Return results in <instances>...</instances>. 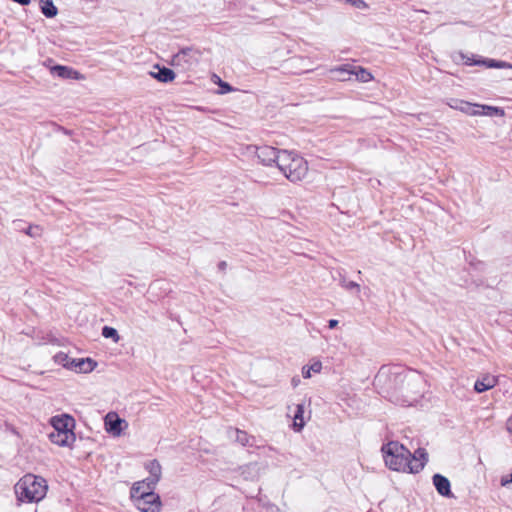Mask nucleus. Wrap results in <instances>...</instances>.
I'll return each instance as SVG.
<instances>
[{"label": "nucleus", "mask_w": 512, "mask_h": 512, "mask_svg": "<svg viewBox=\"0 0 512 512\" xmlns=\"http://www.w3.org/2000/svg\"><path fill=\"white\" fill-rule=\"evenodd\" d=\"M385 465L393 471L419 473L427 462L425 449L419 448L412 454L404 445L390 441L381 449Z\"/></svg>", "instance_id": "obj_1"}, {"label": "nucleus", "mask_w": 512, "mask_h": 512, "mask_svg": "<svg viewBox=\"0 0 512 512\" xmlns=\"http://www.w3.org/2000/svg\"><path fill=\"white\" fill-rule=\"evenodd\" d=\"M424 380L423 377L415 371H406L401 367L382 366L374 379L377 387L390 390H402L404 392L420 393L418 389Z\"/></svg>", "instance_id": "obj_2"}, {"label": "nucleus", "mask_w": 512, "mask_h": 512, "mask_svg": "<svg viewBox=\"0 0 512 512\" xmlns=\"http://www.w3.org/2000/svg\"><path fill=\"white\" fill-rule=\"evenodd\" d=\"M277 167L293 183L302 181L308 173L307 161L296 152L288 150L281 151Z\"/></svg>", "instance_id": "obj_3"}, {"label": "nucleus", "mask_w": 512, "mask_h": 512, "mask_svg": "<svg viewBox=\"0 0 512 512\" xmlns=\"http://www.w3.org/2000/svg\"><path fill=\"white\" fill-rule=\"evenodd\" d=\"M46 492V480L33 474L24 475L15 485V493L20 501L39 502Z\"/></svg>", "instance_id": "obj_4"}, {"label": "nucleus", "mask_w": 512, "mask_h": 512, "mask_svg": "<svg viewBox=\"0 0 512 512\" xmlns=\"http://www.w3.org/2000/svg\"><path fill=\"white\" fill-rule=\"evenodd\" d=\"M140 492V496L131 498L136 508L141 512H160L162 505L160 496L152 491Z\"/></svg>", "instance_id": "obj_5"}, {"label": "nucleus", "mask_w": 512, "mask_h": 512, "mask_svg": "<svg viewBox=\"0 0 512 512\" xmlns=\"http://www.w3.org/2000/svg\"><path fill=\"white\" fill-rule=\"evenodd\" d=\"M248 151L249 153L254 154L263 165L272 166L275 164L277 166L282 150L271 146H249Z\"/></svg>", "instance_id": "obj_6"}, {"label": "nucleus", "mask_w": 512, "mask_h": 512, "mask_svg": "<svg viewBox=\"0 0 512 512\" xmlns=\"http://www.w3.org/2000/svg\"><path fill=\"white\" fill-rule=\"evenodd\" d=\"M196 62L195 52L191 48L182 49L172 57V65L183 70L190 69Z\"/></svg>", "instance_id": "obj_7"}, {"label": "nucleus", "mask_w": 512, "mask_h": 512, "mask_svg": "<svg viewBox=\"0 0 512 512\" xmlns=\"http://www.w3.org/2000/svg\"><path fill=\"white\" fill-rule=\"evenodd\" d=\"M50 424L54 428V431L61 433H74L75 420L68 414H61L53 416L50 419Z\"/></svg>", "instance_id": "obj_8"}, {"label": "nucleus", "mask_w": 512, "mask_h": 512, "mask_svg": "<svg viewBox=\"0 0 512 512\" xmlns=\"http://www.w3.org/2000/svg\"><path fill=\"white\" fill-rule=\"evenodd\" d=\"M336 72L347 73L348 75H354L356 80L366 83L372 80V74L366 69L360 66L354 65H343L341 67L335 68Z\"/></svg>", "instance_id": "obj_9"}, {"label": "nucleus", "mask_w": 512, "mask_h": 512, "mask_svg": "<svg viewBox=\"0 0 512 512\" xmlns=\"http://www.w3.org/2000/svg\"><path fill=\"white\" fill-rule=\"evenodd\" d=\"M433 485L435 486L436 491L443 497H453V493L451 491V484L447 477L441 474H434L432 477Z\"/></svg>", "instance_id": "obj_10"}, {"label": "nucleus", "mask_w": 512, "mask_h": 512, "mask_svg": "<svg viewBox=\"0 0 512 512\" xmlns=\"http://www.w3.org/2000/svg\"><path fill=\"white\" fill-rule=\"evenodd\" d=\"M145 468L149 472V476L146 478V482L148 485H150V487H156L162 475V468L160 463L154 459L146 463Z\"/></svg>", "instance_id": "obj_11"}, {"label": "nucleus", "mask_w": 512, "mask_h": 512, "mask_svg": "<svg viewBox=\"0 0 512 512\" xmlns=\"http://www.w3.org/2000/svg\"><path fill=\"white\" fill-rule=\"evenodd\" d=\"M448 105L455 110H459L470 116H478V104L470 103L464 100L451 99Z\"/></svg>", "instance_id": "obj_12"}, {"label": "nucleus", "mask_w": 512, "mask_h": 512, "mask_svg": "<svg viewBox=\"0 0 512 512\" xmlns=\"http://www.w3.org/2000/svg\"><path fill=\"white\" fill-rule=\"evenodd\" d=\"M96 362L91 358H78L72 359L70 362V370L79 373H88L94 370Z\"/></svg>", "instance_id": "obj_13"}, {"label": "nucleus", "mask_w": 512, "mask_h": 512, "mask_svg": "<svg viewBox=\"0 0 512 512\" xmlns=\"http://www.w3.org/2000/svg\"><path fill=\"white\" fill-rule=\"evenodd\" d=\"M49 439L60 447L70 446L75 441V433L66 434L53 431L49 434Z\"/></svg>", "instance_id": "obj_14"}, {"label": "nucleus", "mask_w": 512, "mask_h": 512, "mask_svg": "<svg viewBox=\"0 0 512 512\" xmlns=\"http://www.w3.org/2000/svg\"><path fill=\"white\" fill-rule=\"evenodd\" d=\"M497 382H498V380L495 376L487 374V375L483 376L481 379L476 380V382L474 384V390L477 393L485 392V391L490 390L493 387H495L497 385Z\"/></svg>", "instance_id": "obj_15"}, {"label": "nucleus", "mask_w": 512, "mask_h": 512, "mask_svg": "<svg viewBox=\"0 0 512 512\" xmlns=\"http://www.w3.org/2000/svg\"><path fill=\"white\" fill-rule=\"evenodd\" d=\"M468 66L472 65H484L487 68H497V69H512V64L501 61V60H495V59H478V61L474 62H467Z\"/></svg>", "instance_id": "obj_16"}, {"label": "nucleus", "mask_w": 512, "mask_h": 512, "mask_svg": "<svg viewBox=\"0 0 512 512\" xmlns=\"http://www.w3.org/2000/svg\"><path fill=\"white\" fill-rule=\"evenodd\" d=\"M51 73L62 79H77L78 72L67 66L55 65L51 68Z\"/></svg>", "instance_id": "obj_17"}, {"label": "nucleus", "mask_w": 512, "mask_h": 512, "mask_svg": "<svg viewBox=\"0 0 512 512\" xmlns=\"http://www.w3.org/2000/svg\"><path fill=\"white\" fill-rule=\"evenodd\" d=\"M123 422L117 415L108 414L105 418L106 430L113 435H120L121 423Z\"/></svg>", "instance_id": "obj_18"}, {"label": "nucleus", "mask_w": 512, "mask_h": 512, "mask_svg": "<svg viewBox=\"0 0 512 512\" xmlns=\"http://www.w3.org/2000/svg\"><path fill=\"white\" fill-rule=\"evenodd\" d=\"M155 68L158 69V72H151V76L155 79H157L160 82L168 83L174 80L175 73L173 70L167 67H159L158 65L155 66Z\"/></svg>", "instance_id": "obj_19"}, {"label": "nucleus", "mask_w": 512, "mask_h": 512, "mask_svg": "<svg viewBox=\"0 0 512 512\" xmlns=\"http://www.w3.org/2000/svg\"><path fill=\"white\" fill-rule=\"evenodd\" d=\"M229 437L235 439L242 446H252L253 443L251 441H254V438L250 437L247 432L239 429H231Z\"/></svg>", "instance_id": "obj_20"}, {"label": "nucleus", "mask_w": 512, "mask_h": 512, "mask_svg": "<svg viewBox=\"0 0 512 512\" xmlns=\"http://www.w3.org/2000/svg\"><path fill=\"white\" fill-rule=\"evenodd\" d=\"M478 116L484 115V116H490V117H503L505 115V112L502 108L495 107V106H489V105H483L478 104Z\"/></svg>", "instance_id": "obj_21"}, {"label": "nucleus", "mask_w": 512, "mask_h": 512, "mask_svg": "<svg viewBox=\"0 0 512 512\" xmlns=\"http://www.w3.org/2000/svg\"><path fill=\"white\" fill-rule=\"evenodd\" d=\"M303 414L304 404H297L293 415V428L295 431H301L305 425Z\"/></svg>", "instance_id": "obj_22"}, {"label": "nucleus", "mask_w": 512, "mask_h": 512, "mask_svg": "<svg viewBox=\"0 0 512 512\" xmlns=\"http://www.w3.org/2000/svg\"><path fill=\"white\" fill-rule=\"evenodd\" d=\"M40 8L41 12L47 18H53L58 13L57 7L54 5L52 0H40Z\"/></svg>", "instance_id": "obj_23"}, {"label": "nucleus", "mask_w": 512, "mask_h": 512, "mask_svg": "<svg viewBox=\"0 0 512 512\" xmlns=\"http://www.w3.org/2000/svg\"><path fill=\"white\" fill-rule=\"evenodd\" d=\"M154 489L155 487H150V485H148V483L146 482V478L142 481H138V482H135L131 488V491H130V495H131V498L132 497H136L137 494L138 496L141 495V492H148V491H152L154 492Z\"/></svg>", "instance_id": "obj_24"}, {"label": "nucleus", "mask_w": 512, "mask_h": 512, "mask_svg": "<svg viewBox=\"0 0 512 512\" xmlns=\"http://www.w3.org/2000/svg\"><path fill=\"white\" fill-rule=\"evenodd\" d=\"M322 369V363L320 361H315L309 366H304L302 368V376L304 378H310L313 373H319Z\"/></svg>", "instance_id": "obj_25"}, {"label": "nucleus", "mask_w": 512, "mask_h": 512, "mask_svg": "<svg viewBox=\"0 0 512 512\" xmlns=\"http://www.w3.org/2000/svg\"><path fill=\"white\" fill-rule=\"evenodd\" d=\"M73 358H70L66 353L59 352L54 356L56 364L63 366L64 368L70 369V362Z\"/></svg>", "instance_id": "obj_26"}, {"label": "nucleus", "mask_w": 512, "mask_h": 512, "mask_svg": "<svg viewBox=\"0 0 512 512\" xmlns=\"http://www.w3.org/2000/svg\"><path fill=\"white\" fill-rule=\"evenodd\" d=\"M102 336L105 338H112L114 342H118L120 338L117 330L110 326H104L102 328Z\"/></svg>", "instance_id": "obj_27"}, {"label": "nucleus", "mask_w": 512, "mask_h": 512, "mask_svg": "<svg viewBox=\"0 0 512 512\" xmlns=\"http://www.w3.org/2000/svg\"><path fill=\"white\" fill-rule=\"evenodd\" d=\"M340 285L346 290H355L356 294L360 293V285L354 281H348L345 277L340 279Z\"/></svg>", "instance_id": "obj_28"}, {"label": "nucleus", "mask_w": 512, "mask_h": 512, "mask_svg": "<svg viewBox=\"0 0 512 512\" xmlns=\"http://www.w3.org/2000/svg\"><path fill=\"white\" fill-rule=\"evenodd\" d=\"M42 233V229L39 226H29L26 230V234L31 237H39Z\"/></svg>", "instance_id": "obj_29"}, {"label": "nucleus", "mask_w": 512, "mask_h": 512, "mask_svg": "<svg viewBox=\"0 0 512 512\" xmlns=\"http://www.w3.org/2000/svg\"><path fill=\"white\" fill-rule=\"evenodd\" d=\"M352 6L362 9L366 7V3L363 0H346Z\"/></svg>", "instance_id": "obj_30"}, {"label": "nucleus", "mask_w": 512, "mask_h": 512, "mask_svg": "<svg viewBox=\"0 0 512 512\" xmlns=\"http://www.w3.org/2000/svg\"><path fill=\"white\" fill-rule=\"evenodd\" d=\"M335 69L331 70V73L337 74L336 78L341 81H347L351 79V75H348L347 73H340L334 71Z\"/></svg>", "instance_id": "obj_31"}, {"label": "nucleus", "mask_w": 512, "mask_h": 512, "mask_svg": "<svg viewBox=\"0 0 512 512\" xmlns=\"http://www.w3.org/2000/svg\"><path fill=\"white\" fill-rule=\"evenodd\" d=\"M219 86L221 88V93L222 94L231 92L233 90L232 87L228 83L223 82L221 80L219 82Z\"/></svg>", "instance_id": "obj_32"}, {"label": "nucleus", "mask_w": 512, "mask_h": 512, "mask_svg": "<svg viewBox=\"0 0 512 512\" xmlns=\"http://www.w3.org/2000/svg\"><path fill=\"white\" fill-rule=\"evenodd\" d=\"M460 57L461 59L464 61V63L466 65H468L467 62H474V61H478V59H474V55H472L471 57L470 56H467V55H464L463 53L460 54Z\"/></svg>", "instance_id": "obj_33"}, {"label": "nucleus", "mask_w": 512, "mask_h": 512, "mask_svg": "<svg viewBox=\"0 0 512 512\" xmlns=\"http://www.w3.org/2000/svg\"><path fill=\"white\" fill-rule=\"evenodd\" d=\"M511 482H512V480H511V476L510 475L509 476H504V477L501 478V485L503 487L508 486Z\"/></svg>", "instance_id": "obj_34"}, {"label": "nucleus", "mask_w": 512, "mask_h": 512, "mask_svg": "<svg viewBox=\"0 0 512 512\" xmlns=\"http://www.w3.org/2000/svg\"><path fill=\"white\" fill-rule=\"evenodd\" d=\"M337 325H338V320H336V319H330V320L328 321V327H329L330 329L335 328Z\"/></svg>", "instance_id": "obj_35"}, {"label": "nucleus", "mask_w": 512, "mask_h": 512, "mask_svg": "<svg viewBox=\"0 0 512 512\" xmlns=\"http://www.w3.org/2000/svg\"><path fill=\"white\" fill-rule=\"evenodd\" d=\"M226 266H227V263L225 261H221L219 264H218V268L219 270L221 271H224L226 269Z\"/></svg>", "instance_id": "obj_36"}, {"label": "nucleus", "mask_w": 512, "mask_h": 512, "mask_svg": "<svg viewBox=\"0 0 512 512\" xmlns=\"http://www.w3.org/2000/svg\"><path fill=\"white\" fill-rule=\"evenodd\" d=\"M510 476H511V480H512V473L510 474Z\"/></svg>", "instance_id": "obj_37"}]
</instances>
